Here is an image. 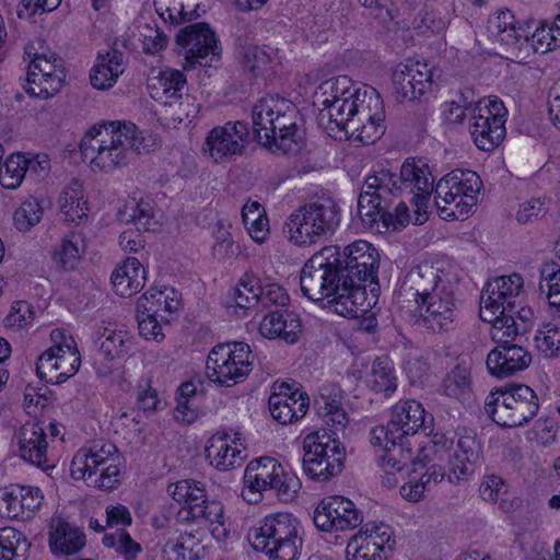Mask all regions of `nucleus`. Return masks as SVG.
Here are the masks:
<instances>
[{"label":"nucleus","mask_w":560,"mask_h":560,"mask_svg":"<svg viewBox=\"0 0 560 560\" xmlns=\"http://www.w3.org/2000/svg\"><path fill=\"white\" fill-rule=\"evenodd\" d=\"M405 283L415 292L417 308L428 329L440 332L454 328L458 285L454 273L439 262L423 261L408 271Z\"/></svg>","instance_id":"1"},{"label":"nucleus","mask_w":560,"mask_h":560,"mask_svg":"<svg viewBox=\"0 0 560 560\" xmlns=\"http://www.w3.org/2000/svg\"><path fill=\"white\" fill-rule=\"evenodd\" d=\"M314 407L323 417L326 427L305 436L302 465L305 475L311 479L327 481L343 469L346 450L338 440V432L346 429L349 420L341 402L328 395H320Z\"/></svg>","instance_id":"2"},{"label":"nucleus","mask_w":560,"mask_h":560,"mask_svg":"<svg viewBox=\"0 0 560 560\" xmlns=\"http://www.w3.org/2000/svg\"><path fill=\"white\" fill-rule=\"evenodd\" d=\"M138 128L127 121H104L92 126L80 143V152L93 167L112 172L140 153Z\"/></svg>","instance_id":"3"},{"label":"nucleus","mask_w":560,"mask_h":560,"mask_svg":"<svg viewBox=\"0 0 560 560\" xmlns=\"http://www.w3.org/2000/svg\"><path fill=\"white\" fill-rule=\"evenodd\" d=\"M338 255V269L342 283L347 287V295L353 308L362 312L375 306L381 285L377 280L380 254L366 241H354L342 249L335 246Z\"/></svg>","instance_id":"4"},{"label":"nucleus","mask_w":560,"mask_h":560,"mask_svg":"<svg viewBox=\"0 0 560 560\" xmlns=\"http://www.w3.org/2000/svg\"><path fill=\"white\" fill-rule=\"evenodd\" d=\"M338 264L334 246L324 247L314 254L301 270V291L304 296L316 302L331 298L337 313L357 316V310L351 306L347 295L348 289L340 278Z\"/></svg>","instance_id":"5"},{"label":"nucleus","mask_w":560,"mask_h":560,"mask_svg":"<svg viewBox=\"0 0 560 560\" xmlns=\"http://www.w3.org/2000/svg\"><path fill=\"white\" fill-rule=\"evenodd\" d=\"M253 132L258 143L289 152L296 143L298 109L284 98L267 96L253 107Z\"/></svg>","instance_id":"6"},{"label":"nucleus","mask_w":560,"mask_h":560,"mask_svg":"<svg viewBox=\"0 0 560 560\" xmlns=\"http://www.w3.org/2000/svg\"><path fill=\"white\" fill-rule=\"evenodd\" d=\"M303 533L300 521L292 514L276 513L265 516L250 528L247 538L252 547L269 560H299Z\"/></svg>","instance_id":"7"},{"label":"nucleus","mask_w":560,"mask_h":560,"mask_svg":"<svg viewBox=\"0 0 560 560\" xmlns=\"http://www.w3.org/2000/svg\"><path fill=\"white\" fill-rule=\"evenodd\" d=\"M340 223V208L336 200L323 195L289 215L283 233L294 245L317 243L323 236L332 234Z\"/></svg>","instance_id":"8"},{"label":"nucleus","mask_w":560,"mask_h":560,"mask_svg":"<svg viewBox=\"0 0 560 560\" xmlns=\"http://www.w3.org/2000/svg\"><path fill=\"white\" fill-rule=\"evenodd\" d=\"M539 409L536 393L527 385L512 384L490 393L485 410L500 427L516 428L533 419Z\"/></svg>","instance_id":"9"},{"label":"nucleus","mask_w":560,"mask_h":560,"mask_svg":"<svg viewBox=\"0 0 560 560\" xmlns=\"http://www.w3.org/2000/svg\"><path fill=\"white\" fill-rule=\"evenodd\" d=\"M506 319H499L491 325V339L498 343L487 357V369L493 376L503 378L526 370L532 362V354L523 347L512 343L517 336V328L505 326Z\"/></svg>","instance_id":"10"},{"label":"nucleus","mask_w":560,"mask_h":560,"mask_svg":"<svg viewBox=\"0 0 560 560\" xmlns=\"http://www.w3.org/2000/svg\"><path fill=\"white\" fill-rule=\"evenodd\" d=\"M253 360L254 355L247 343H221L212 348L208 354L206 373L213 382L231 386L248 375Z\"/></svg>","instance_id":"11"},{"label":"nucleus","mask_w":560,"mask_h":560,"mask_svg":"<svg viewBox=\"0 0 560 560\" xmlns=\"http://www.w3.org/2000/svg\"><path fill=\"white\" fill-rule=\"evenodd\" d=\"M506 114L503 102L497 96L478 100L471 117V136L478 149L490 152L503 141Z\"/></svg>","instance_id":"12"},{"label":"nucleus","mask_w":560,"mask_h":560,"mask_svg":"<svg viewBox=\"0 0 560 560\" xmlns=\"http://www.w3.org/2000/svg\"><path fill=\"white\" fill-rule=\"evenodd\" d=\"M524 281L518 273L502 276L487 282L480 296V318L491 325L504 312L514 313Z\"/></svg>","instance_id":"13"},{"label":"nucleus","mask_w":560,"mask_h":560,"mask_svg":"<svg viewBox=\"0 0 560 560\" xmlns=\"http://www.w3.org/2000/svg\"><path fill=\"white\" fill-rule=\"evenodd\" d=\"M393 529L384 523L361 525L347 544V560H387L394 550Z\"/></svg>","instance_id":"14"},{"label":"nucleus","mask_w":560,"mask_h":560,"mask_svg":"<svg viewBox=\"0 0 560 560\" xmlns=\"http://www.w3.org/2000/svg\"><path fill=\"white\" fill-rule=\"evenodd\" d=\"M175 42L186 49L185 59L189 66L211 67L221 58L219 39L207 23H194L180 28L175 35Z\"/></svg>","instance_id":"15"},{"label":"nucleus","mask_w":560,"mask_h":560,"mask_svg":"<svg viewBox=\"0 0 560 560\" xmlns=\"http://www.w3.org/2000/svg\"><path fill=\"white\" fill-rule=\"evenodd\" d=\"M250 132L247 122L229 121L211 129L206 138L203 151L214 163L225 164L244 154L249 144Z\"/></svg>","instance_id":"16"},{"label":"nucleus","mask_w":560,"mask_h":560,"mask_svg":"<svg viewBox=\"0 0 560 560\" xmlns=\"http://www.w3.org/2000/svg\"><path fill=\"white\" fill-rule=\"evenodd\" d=\"M173 499L185 506L178 512L182 521L218 520L223 513V504L208 498L205 485L200 481L184 479L168 487Z\"/></svg>","instance_id":"17"},{"label":"nucleus","mask_w":560,"mask_h":560,"mask_svg":"<svg viewBox=\"0 0 560 560\" xmlns=\"http://www.w3.org/2000/svg\"><path fill=\"white\" fill-rule=\"evenodd\" d=\"M425 411L419 401L410 399L398 402L393 407L387 424L371 430V443L382 445L383 439L402 441L413 436L420 428L425 427Z\"/></svg>","instance_id":"18"},{"label":"nucleus","mask_w":560,"mask_h":560,"mask_svg":"<svg viewBox=\"0 0 560 560\" xmlns=\"http://www.w3.org/2000/svg\"><path fill=\"white\" fill-rule=\"evenodd\" d=\"M313 522L323 533L352 530L363 523V514L348 498L332 495L323 499L314 510Z\"/></svg>","instance_id":"19"},{"label":"nucleus","mask_w":560,"mask_h":560,"mask_svg":"<svg viewBox=\"0 0 560 560\" xmlns=\"http://www.w3.org/2000/svg\"><path fill=\"white\" fill-rule=\"evenodd\" d=\"M51 339H62L40 354L37 361L36 371L39 375L46 372H56L55 382L63 383L73 376L81 364V358L74 346L72 337L65 338L59 329L51 332Z\"/></svg>","instance_id":"20"},{"label":"nucleus","mask_w":560,"mask_h":560,"mask_svg":"<svg viewBox=\"0 0 560 560\" xmlns=\"http://www.w3.org/2000/svg\"><path fill=\"white\" fill-rule=\"evenodd\" d=\"M400 190L413 202L418 210L427 208L434 191V177L429 165L422 159L408 158L397 174Z\"/></svg>","instance_id":"21"},{"label":"nucleus","mask_w":560,"mask_h":560,"mask_svg":"<svg viewBox=\"0 0 560 560\" xmlns=\"http://www.w3.org/2000/svg\"><path fill=\"white\" fill-rule=\"evenodd\" d=\"M404 196L400 190L397 173L387 168H381L366 176L358 198V213L371 215V209H376L382 203H392V198Z\"/></svg>","instance_id":"22"},{"label":"nucleus","mask_w":560,"mask_h":560,"mask_svg":"<svg viewBox=\"0 0 560 560\" xmlns=\"http://www.w3.org/2000/svg\"><path fill=\"white\" fill-rule=\"evenodd\" d=\"M432 70L428 63L408 59L393 74L395 96L398 101L420 98L431 88Z\"/></svg>","instance_id":"23"},{"label":"nucleus","mask_w":560,"mask_h":560,"mask_svg":"<svg viewBox=\"0 0 560 560\" xmlns=\"http://www.w3.org/2000/svg\"><path fill=\"white\" fill-rule=\"evenodd\" d=\"M124 462H109L92 467L89 457L77 453L71 462V476L75 480H86L90 486L101 490H112L120 483Z\"/></svg>","instance_id":"24"},{"label":"nucleus","mask_w":560,"mask_h":560,"mask_svg":"<svg viewBox=\"0 0 560 560\" xmlns=\"http://www.w3.org/2000/svg\"><path fill=\"white\" fill-rule=\"evenodd\" d=\"M43 500L39 488L10 486L0 491V514L28 520L40 508Z\"/></svg>","instance_id":"25"},{"label":"nucleus","mask_w":560,"mask_h":560,"mask_svg":"<svg viewBox=\"0 0 560 560\" xmlns=\"http://www.w3.org/2000/svg\"><path fill=\"white\" fill-rule=\"evenodd\" d=\"M456 435V451L450 462L448 480L451 482H453V478L456 480L466 478L472 471V467L480 460L482 454V445L475 430L458 427Z\"/></svg>","instance_id":"26"},{"label":"nucleus","mask_w":560,"mask_h":560,"mask_svg":"<svg viewBox=\"0 0 560 560\" xmlns=\"http://www.w3.org/2000/svg\"><path fill=\"white\" fill-rule=\"evenodd\" d=\"M370 93L366 105L360 110V116L352 124V135L363 144L374 143L384 132V103L375 89Z\"/></svg>","instance_id":"27"},{"label":"nucleus","mask_w":560,"mask_h":560,"mask_svg":"<svg viewBox=\"0 0 560 560\" xmlns=\"http://www.w3.org/2000/svg\"><path fill=\"white\" fill-rule=\"evenodd\" d=\"M281 471V464L272 457H260L249 462L244 471L242 497L248 503H258L267 491L272 477Z\"/></svg>","instance_id":"28"},{"label":"nucleus","mask_w":560,"mask_h":560,"mask_svg":"<svg viewBox=\"0 0 560 560\" xmlns=\"http://www.w3.org/2000/svg\"><path fill=\"white\" fill-rule=\"evenodd\" d=\"M47 434L39 422L28 421L19 431V455L28 464L43 470L52 467L47 464Z\"/></svg>","instance_id":"29"},{"label":"nucleus","mask_w":560,"mask_h":560,"mask_svg":"<svg viewBox=\"0 0 560 560\" xmlns=\"http://www.w3.org/2000/svg\"><path fill=\"white\" fill-rule=\"evenodd\" d=\"M487 32L492 39L513 48H521L529 40L527 27L508 9L499 10L488 19Z\"/></svg>","instance_id":"30"},{"label":"nucleus","mask_w":560,"mask_h":560,"mask_svg":"<svg viewBox=\"0 0 560 560\" xmlns=\"http://www.w3.org/2000/svg\"><path fill=\"white\" fill-rule=\"evenodd\" d=\"M369 97L358 98L355 96L352 101L337 100L332 103L320 104L322 108L318 113V122L326 129L345 130L348 132V127L355 122L357 117L360 116V110L366 105Z\"/></svg>","instance_id":"31"},{"label":"nucleus","mask_w":560,"mask_h":560,"mask_svg":"<svg viewBox=\"0 0 560 560\" xmlns=\"http://www.w3.org/2000/svg\"><path fill=\"white\" fill-rule=\"evenodd\" d=\"M301 327V320L296 314L287 310H275L264 316L259 332L265 338H279L292 345L298 341Z\"/></svg>","instance_id":"32"},{"label":"nucleus","mask_w":560,"mask_h":560,"mask_svg":"<svg viewBox=\"0 0 560 560\" xmlns=\"http://www.w3.org/2000/svg\"><path fill=\"white\" fill-rule=\"evenodd\" d=\"M85 546V535L79 528L59 516L50 522L49 547L56 556L77 553Z\"/></svg>","instance_id":"33"},{"label":"nucleus","mask_w":560,"mask_h":560,"mask_svg":"<svg viewBox=\"0 0 560 560\" xmlns=\"http://www.w3.org/2000/svg\"><path fill=\"white\" fill-rule=\"evenodd\" d=\"M124 71V54L116 47H112L105 54H98L97 61L90 73L91 84L97 90H108Z\"/></svg>","instance_id":"34"},{"label":"nucleus","mask_w":560,"mask_h":560,"mask_svg":"<svg viewBox=\"0 0 560 560\" xmlns=\"http://www.w3.org/2000/svg\"><path fill=\"white\" fill-rule=\"evenodd\" d=\"M226 433H217L210 438L206 447L210 464L221 471L241 466L245 458L244 450L230 445Z\"/></svg>","instance_id":"35"},{"label":"nucleus","mask_w":560,"mask_h":560,"mask_svg":"<svg viewBox=\"0 0 560 560\" xmlns=\"http://www.w3.org/2000/svg\"><path fill=\"white\" fill-rule=\"evenodd\" d=\"M269 410L275 420L281 424L292 423L303 418L310 406L306 393L285 397L281 393H272L268 400Z\"/></svg>","instance_id":"36"},{"label":"nucleus","mask_w":560,"mask_h":560,"mask_svg":"<svg viewBox=\"0 0 560 560\" xmlns=\"http://www.w3.org/2000/svg\"><path fill=\"white\" fill-rule=\"evenodd\" d=\"M144 269L135 257H128L121 266L112 273L110 280L116 294L129 298L136 294L144 285Z\"/></svg>","instance_id":"37"},{"label":"nucleus","mask_w":560,"mask_h":560,"mask_svg":"<svg viewBox=\"0 0 560 560\" xmlns=\"http://www.w3.org/2000/svg\"><path fill=\"white\" fill-rule=\"evenodd\" d=\"M371 89L366 86L363 89L357 88L347 75L330 78L318 86L315 93V103L326 104L337 100L352 101L355 96L358 98L369 97L370 93L368 91Z\"/></svg>","instance_id":"38"},{"label":"nucleus","mask_w":560,"mask_h":560,"mask_svg":"<svg viewBox=\"0 0 560 560\" xmlns=\"http://www.w3.org/2000/svg\"><path fill=\"white\" fill-rule=\"evenodd\" d=\"M455 185L460 186L463 197L477 198V194L482 187V182L476 172L456 170L446 174L438 182L434 194H438V198L451 197L452 187H455Z\"/></svg>","instance_id":"39"},{"label":"nucleus","mask_w":560,"mask_h":560,"mask_svg":"<svg viewBox=\"0 0 560 560\" xmlns=\"http://www.w3.org/2000/svg\"><path fill=\"white\" fill-rule=\"evenodd\" d=\"M185 74L175 69L161 70L158 75L149 79L148 88L151 96L155 100L182 98L183 92L187 90Z\"/></svg>","instance_id":"40"},{"label":"nucleus","mask_w":560,"mask_h":560,"mask_svg":"<svg viewBox=\"0 0 560 560\" xmlns=\"http://www.w3.org/2000/svg\"><path fill=\"white\" fill-rule=\"evenodd\" d=\"M384 454L378 457V463L383 468H392L400 471L408 464H417V456H413V450L409 438L402 439H383Z\"/></svg>","instance_id":"41"},{"label":"nucleus","mask_w":560,"mask_h":560,"mask_svg":"<svg viewBox=\"0 0 560 560\" xmlns=\"http://www.w3.org/2000/svg\"><path fill=\"white\" fill-rule=\"evenodd\" d=\"M442 390L448 397L469 400L472 394L470 369L465 364H457L445 375Z\"/></svg>","instance_id":"42"},{"label":"nucleus","mask_w":560,"mask_h":560,"mask_svg":"<svg viewBox=\"0 0 560 560\" xmlns=\"http://www.w3.org/2000/svg\"><path fill=\"white\" fill-rule=\"evenodd\" d=\"M60 210L68 222L81 220L88 215V202L83 199L82 185L73 180L59 198Z\"/></svg>","instance_id":"43"},{"label":"nucleus","mask_w":560,"mask_h":560,"mask_svg":"<svg viewBox=\"0 0 560 560\" xmlns=\"http://www.w3.org/2000/svg\"><path fill=\"white\" fill-rule=\"evenodd\" d=\"M100 340V354L108 361L128 355L133 345L132 337L124 330L105 329Z\"/></svg>","instance_id":"44"},{"label":"nucleus","mask_w":560,"mask_h":560,"mask_svg":"<svg viewBox=\"0 0 560 560\" xmlns=\"http://www.w3.org/2000/svg\"><path fill=\"white\" fill-rule=\"evenodd\" d=\"M368 383L372 390L384 393L385 396H390L396 390L394 368L387 357L376 358L373 361Z\"/></svg>","instance_id":"45"},{"label":"nucleus","mask_w":560,"mask_h":560,"mask_svg":"<svg viewBox=\"0 0 560 560\" xmlns=\"http://www.w3.org/2000/svg\"><path fill=\"white\" fill-rule=\"evenodd\" d=\"M260 280L253 272H245L231 290L230 296L235 306L249 310L259 303Z\"/></svg>","instance_id":"46"},{"label":"nucleus","mask_w":560,"mask_h":560,"mask_svg":"<svg viewBox=\"0 0 560 560\" xmlns=\"http://www.w3.org/2000/svg\"><path fill=\"white\" fill-rule=\"evenodd\" d=\"M154 7L158 14L170 26H178L199 16L197 8L187 11L183 0H154Z\"/></svg>","instance_id":"47"},{"label":"nucleus","mask_w":560,"mask_h":560,"mask_svg":"<svg viewBox=\"0 0 560 560\" xmlns=\"http://www.w3.org/2000/svg\"><path fill=\"white\" fill-rule=\"evenodd\" d=\"M117 219L121 223H135L138 230H149L153 220L152 207L143 200L132 199L119 208Z\"/></svg>","instance_id":"48"},{"label":"nucleus","mask_w":560,"mask_h":560,"mask_svg":"<svg viewBox=\"0 0 560 560\" xmlns=\"http://www.w3.org/2000/svg\"><path fill=\"white\" fill-rule=\"evenodd\" d=\"M26 538L13 527L0 529V560H24Z\"/></svg>","instance_id":"49"},{"label":"nucleus","mask_w":560,"mask_h":560,"mask_svg":"<svg viewBox=\"0 0 560 560\" xmlns=\"http://www.w3.org/2000/svg\"><path fill=\"white\" fill-rule=\"evenodd\" d=\"M156 310V307L148 305L147 302H138L137 304L139 334L148 340H162L164 338Z\"/></svg>","instance_id":"50"},{"label":"nucleus","mask_w":560,"mask_h":560,"mask_svg":"<svg viewBox=\"0 0 560 560\" xmlns=\"http://www.w3.org/2000/svg\"><path fill=\"white\" fill-rule=\"evenodd\" d=\"M44 208L42 202L34 197L26 199L14 212L15 228L21 232L30 231L42 220Z\"/></svg>","instance_id":"51"},{"label":"nucleus","mask_w":560,"mask_h":560,"mask_svg":"<svg viewBox=\"0 0 560 560\" xmlns=\"http://www.w3.org/2000/svg\"><path fill=\"white\" fill-rule=\"evenodd\" d=\"M84 248L83 235L73 232L62 241L60 248L56 252V259L61 264L62 268L73 269Z\"/></svg>","instance_id":"52"},{"label":"nucleus","mask_w":560,"mask_h":560,"mask_svg":"<svg viewBox=\"0 0 560 560\" xmlns=\"http://www.w3.org/2000/svg\"><path fill=\"white\" fill-rule=\"evenodd\" d=\"M273 479L268 490H273L280 501L292 502L301 489L300 479L294 474L285 471L282 466L281 471H277Z\"/></svg>","instance_id":"53"},{"label":"nucleus","mask_w":560,"mask_h":560,"mask_svg":"<svg viewBox=\"0 0 560 560\" xmlns=\"http://www.w3.org/2000/svg\"><path fill=\"white\" fill-rule=\"evenodd\" d=\"M24 154L10 155L0 168V184L7 189H16L26 176Z\"/></svg>","instance_id":"54"},{"label":"nucleus","mask_w":560,"mask_h":560,"mask_svg":"<svg viewBox=\"0 0 560 560\" xmlns=\"http://www.w3.org/2000/svg\"><path fill=\"white\" fill-rule=\"evenodd\" d=\"M65 79L66 71L58 70V73L50 74L49 77H38L37 84L26 82L24 90L31 96L46 100L60 91Z\"/></svg>","instance_id":"55"},{"label":"nucleus","mask_w":560,"mask_h":560,"mask_svg":"<svg viewBox=\"0 0 560 560\" xmlns=\"http://www.w3.org/2000/svg\"><path fill=\"white\" fill-rule=\"evenodd\" d=\"M24 52L30 58L26 82L37 84L39 69L46 67L52 60V58H48L51 51L42 42H37L36 44L26 45Z\"/></svg>","instance_id":"56"},{"label":"nucleus","mask_w":560,"mask_h":560,"mask_svg":"<svg viewBox=\"0 0 560 560\" xmlns=\"http://www.w3.org/2000/svg\"><path fill=\"white\" fill-rule=\"evenodd\" d=\"M78 453H83L89 457L92 467H96L100 463L104 465L106 460L124 462L116 445L110 442L96 441L89 450H80Z\"/></svg>","instance_id":"57"},{"label":"nucleus","mask_w":560,"mask_h":560,"mask_svg":"<svg viewBox=\"0 0 560 560\" xmlns=\"http://www.w3.org/2000/svg\"><path fill=\"white\" fill-rule=\"evenodd\" d=\"M238 62L245 71L256 74V70L267 62V54L256 45L238 44L236 49Z\"/></svg>","instance_id":"58"},{"label":"nucleus","mask_w":560,"mask_h":560,"mask_svg":"<svg viewBox=\"0 0 560 560\" xmlns=\"http://www.w3.org/2000/svg\"><path fill=\"white\" fill-rule=\"evenodd\" d=\"M477 203V198L460 197L453 205L441 206V201H436L440 215L447 220H464L468 218L472 208Z\"/></svg>","instance_id":"59"},{"label":"nucleus","mask_w":560,"mask_h":560,"mask_svg":"<svg viewBox=\"0 0 560 560\" xmlns=\"http://www.w3.org/2000/svg\"><path fill=\"white\" fill-rule=\"evenodd\" d=\"M260 290L259 303H261L264 307L276 306L278 307L277 310H282L290 302L287 291L277 283H260Z\"/></svg>","instance_id":"60"},{"label":"nucleus","mask_w":560,"mask_h":560,"mask_svg":"<svg viewBox=\"0 0 560 560\" xmlns=\"http://www.w3.org/2000/svg\"><path fill=\"white\" fill-rule=\"evenodd\" d=\"M203 548L194 549L191 544L168 540L163 547L164 560H199Z\"/></svg>","instance_id":"61"},{"label":"nucleus","mask_w":560,"mask_h":560,"mask_svg":"<svg viewBox=\"0 0 560 560\" xmlns=\"http://www.w3.org/2000/svg\"><path fill=\"white\" fill-rule=\"evenodd\" d=\"M33 306L25 301H16L12 304L10 313L4 318L5 326L22 328L34 319Z\"/></svg>","instance_id":"62"},{"label":"nucleus","mask_w":560,"mask_h":560,"mask_svg":"<svg viewBox=\"0 0 560 560\" xmlns=\"http://www.w3.org/2000/svg\"><path fill=\"white\" fill-rule=\"evenodd\" d=\"M390 203H382L380 207H375L376 209H371L373 212H370L369 215H363V213H358L361 218L362 222L370 228H373L378 221L382 222L383 228L386 230L393 229L396 230L400 225L397 220H395V214L389 210Z\"/></svg>","instance_id":"63"},{"label":"nucleus","mask_w":560,"mask_h":560,"mask_svg":"<svg viewBox=\"0 0 560 560\" xmlns=\"http://www.w3.org/2000/svg\"><path fill=\"white\" fill-rule=\"evenodd\" d=\"M537 350L546 358H553L560 351V331L549 329L535 337Z\"/></svg>","instance_id":"64"}]
</instances>
